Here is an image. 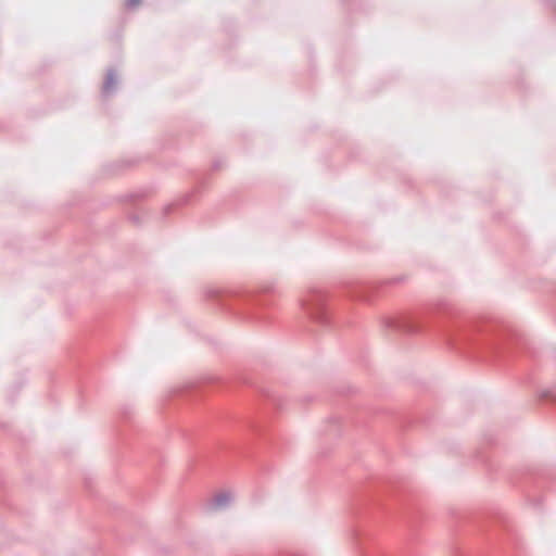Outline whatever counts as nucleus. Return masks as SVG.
I'll return each instance as SVG.
<instances>
[{"label":"nucleus","instance_id":"nucleus-1","mask_svg":"<svg viewBox=\"0 0 556 556\" xmlns=\"http://www.w3.org/2000/svg\"><path fill=\"white\" fill-rule=\"evenodd\" d=\"M127 3L129 5H136L137 3H139V0H127Z\"/></svg>","mask_w":556,"mask_h":556}]
</instances>
